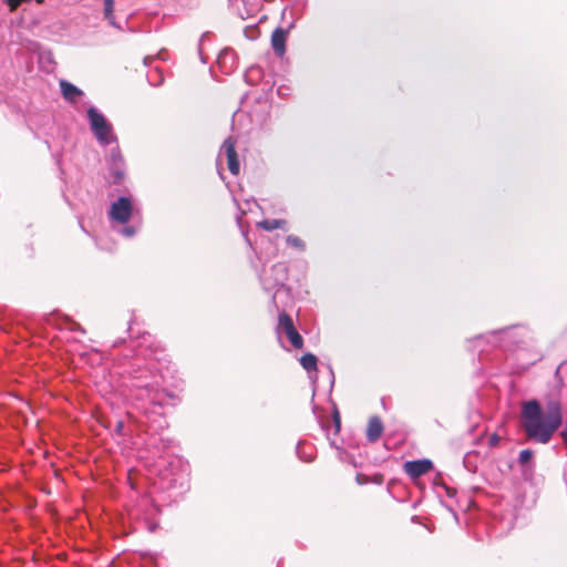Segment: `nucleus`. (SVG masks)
Instances as JSON below:
<instances>
[{"label":"nucleus","mask_w":567,"mask_h":567,"mask_svg":"<svg viewBox=\"0 0 567 567\" xmlns=\"http://www.w3.org/2000/svg\"><path fill=\"white\" fill-rule=\"evenodd\" d=\"M561 422V409L557 402L548 404L545 411L535 400L522 405V426L527 437L538 443H548Z\"/></svg>","instance_id":"f257e3e1"},{"label":"nucleus","mask_w":567,"mask_h":567,"mask_svg":"<svg viewBox=\"0 0 567 567\" xmlns=\"http://www.w3.org/2000/svg\"><path fill=\"white\" fill-rule=\"evenodd\" d=\"M87 117L91 130L100 144L109 145L116 140L113 134L112 125L95 107L87 110Z\"/></svg>","instance_id":"f03ea898"},{"label":"nucleus","mask_w":567,"mask_h":567,"mask_svg":"<svg viewBox=\"0 0 567 567\" xmlns=\"http://www.w3.org/2000/svg\"><path fill=\"white\" fill-rule=\"evenodd\" d=\"M133 213V206L127 197H120L111 205L109 215L110 218L120 224H125L130 220Z\"/></svg>","instance_id":"7ed1b4c3"},{"label":"nucleus","mask_w":567,"mask_h":567,"mask_svg":"<svg viewBox=\"0 0 567 567\" xmlns=\"http://www.w3.org/2000/svg\"><path fill=\"white\" fill-rule=\"evenodd\" d=\"M224 157L227 161V165L231 174L237 175L239 173L240 165L237 153L235 151V141L231 137H228L223 143L218 155V163H220Z\"/></svg>","instance_id":"20e7f679"},{"label":"nucleus","mask_w":567,"mask_h":567,"mask_svg":"<svg viewBox=\"0 0 567 567\" xmlns=\"http://www.w3.org/2000/svg\"><path fill=\"white\" fill-rule=\"evenodd\" d=\"M278 330L284 332L288 337L291 344L296 349L302 348V344H303L302 337L296 330L292 319L287 313H281L279 316Z\"/></svg>","instance_id":"39448f33"},{"label":"nucleus","mask_w":567,"mask_h":567,"mask_svg":"<svg viewBox=\"0 0 567 567\" xmlns=\"http://www.w3.org/2000/svg\"><path fill=\"white\" fill-rule=\"evenodd\" d=\"M431 468L432 462L430 460L409 461L404 464L405 473L412 478L426 474Z\"/></svg>","instance_id":"423d86ee"},{"label":"nucleus","mask_w":567,"mask_h":567,"mask_svg":"<svg viewBox=\"0 0 567 567\" xmlns=\"http://www.w3.org/2000/svg\"><path fill=\"white\" fill-rule=\"evenodd\" d=\"M383 432V424L381 420L377 416H373L369 420L368 429H367V437L370 442H375L380 439Z\"/></svg>","instance_id":"0eeeda50"},{"label":"nucleus","mask_w":567,"mask_h":567,"mask_svg":"<svg viewBox=\"0 0 567 567\" xmlns=\"http://www.w3.org/2000/svg\"><path fill=\"white\" fill-rule=\"evenodd\" d=\"M271 45L279 56L284 55L286 51V32L282 29H276L272 32Z\"/></svg>","instance_id":"6e6552de"},{"label":"nucleus","mask_w":567,"mask_h":567,"mask_svg":"<svg viewBox=\"0 0 567 567\" xmlns=\"http://www.w3.org/2000/svg\"><path fill=\"white\" fill-rule=\"evenodd\" d=\"M60 86L63 96L71 102H75L82 95V92L76 86L66 81H61Z\"/></svg>","instance_id":"1a4fd4ad"},{"label":"nucleus","mask_w":567,"mask_h":567,"mask_svg":"<svg viewBox=\"0 0 567 567\" xmlns=\"http://www.w3.org/2000/svg\"><path fill=\"white\" fill-rule=\"evenodd\" d=\"M317 357L312 353H306L300 358V364L308 372L317 370Z\"/></svg>","instance_id":"9d476101"},{"label":"nucleus","mask_w":567,"mask_h":567,"mask_svg":"<svg viewBox=\"0 0 567 567\" xmlns=\"http://www.w3.org/2000/svg\"><path fill=\"white\" fill-rule=\"evenodd\" d=\"M104 18L111 25L120 28L114 17V0H104Z\"/></svg>","instance_id":"9b49d317"},{"label":"nucleus","mask_w":567,"mask_h":567,"mask_svg":"<svg viewBox=\"0 0 567 567\" xmlns=\"http://www.w3.org/2000/svg\"><path fill=\"white\" fill-rule=\"evenodd\" d=\"M286 225V220L282 219H266L260 223H258V226L261 227L265 230H274L277 228H284Z\"/></svg>","instance_id":"f8f14e48"},{"label":"nucleus","mask_w":567,"mask_h":567,"mask_svg":"<svg viewBox=\"0 0 567 567\" xmlns=\"http://www.w3.org/2000/svg\"><path fill=\"white\" fill-rule=\"evenodd\" d=\"M287 243L292 247L300 248V249L303 248V243L299 237L290 235L287 237Z\"/></svg>","instance_id":"ddd939ff"},{"label":"nucleus","mask_w":567,"mask_h":567,"mask_svg":"<svg viewBox=\"0 0 567 567\" xmlns=\"http://www.w3.org/2000/svg\"><path fill=\"white\" fill-rule=\"evenodd\" d=\"M533 457V452L530 450H523L519 453V462L520 464H526Z\"/></svg>","instance_id":"4468645a"},{"label":"nucleus","mask_w":567,"mask_h":567,"mask_svg":"<svg viewBox=\"0 0 567 567\" xmlns=\"http://www.w3.org/2000/svg\"><path fill=\"white\" fill-rule=\"evenodd\" d=\"M233 55H234V53H233V51H231V50H228V49L224 50V51L219 54V56H218V63H219L220 65H223V64L226 62V60H227L228 58H231V59H233Z\"/></svg>","instance_id":"2eb2a0df"},{"label":"nucleus","mask_w":567,"mask_h":567,"mask_svg":"<svg viewBox=\"0 0 567 567\" xmlns=\"http://www.w3.org/2000/svg\"><path fill=\"white\" fill-rule=\"evenodd\" d=\"M123 234H124L125 236H127V237H131V236H133V235L135 234V230H134V228H133V227H125V228L123 229Z\"/></svg>","instance_id":"dca6fc26"},{"label":"nucleus","mask_w":567,"mask_h":567,"mask_svg":"<svg viewBox=\"0 0 567 567\" xmlns=\"http://www.w3.org/2000/svg\"><path fill=\"white\" fill-rule=\"evenodd\" d=\"M560 369H561V370L567 369V363L561 364V365H560V368H559L558 370H560Z\"/></svg>","instance_id":"f3484780"},{"label":"nucleus","mask_w":567,"mask_h":567,"mask_svg":"<svg viewBox=\"0 0 567 567\" xmlns=\"http://www.w3.org/2000/svg\"><path fill=\"white\" fill-rule=\"evenodd\" d=\"M35 1H37L38 3H42V2H43V0H35Z\"/></svg>","instance_id":"a211bd4d"}]
</instances>
